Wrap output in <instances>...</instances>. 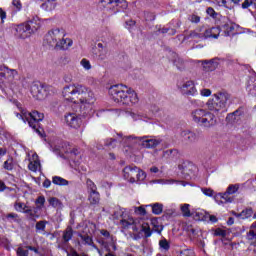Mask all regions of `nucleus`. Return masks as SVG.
Instances as JSON below:
<instances>
[{
	"label": "nucleus",
	"instance_id": "1",
	"mask_svg": "<svg viewBox=\"0 0 256 256\" xmlns=\"http://www.w3.org/2000/svg\"><path fill=\"white\" fill-rule=\"evenodd\" d=\"M62 95L69 103H80V113L87 115L92 109L95 96L89 88L81 84H70L63 88Z\"/></svg>",
	"mask_w": 256,
	"mask_h": 256
},
{
	"label": "nucleus",
	"instance_id": "2",
	"mask_svg": "<svg viewBox=\"0 0 256 256\" xmlns=\"http://www.w3.org/2000/svg\"><path fill=\"white\" fill-rule=\"evenodd\" d=\"M109 95L114 103L118 105H137L139 103V96L135 90L127 87L126 85H114L109 88Z\"/></svg>",
	"mask_w": 256,
	"mask_h": 256
},
{
	"label": "nucleus",
	"instance_id": "3",
	"mask_svg": "<svg viewBox=\"0 0 256 256\" xmlns=\"http://www.w3.org/2000/svg\"><path fill=\"white\" fill-rule=\"evenodd\" d=\"M72 44L71 40L65 39V31L59 28L50 30L44 38V45L54 49H69Z\"/></svg>",
	"mask_w": 256,
	"mask_h": 256
},
{
	"label": "nucleus",
	"instance_id": "4",
	"mask_svg": "<svg viewBox=\"0 0 256 256\" xmlns=\"http://www.w3.org/2000/svg\"><path fill=\"white\" fill-rule=\"evenodd\" d=\"M192 121L199 125L200 127H205L206 129H211L217 125V116L211 111L205 109H196L191 112Z\"/></svg>",
	"mask_w": 256,
	"mask_h": 256
},
{
	"label": "nucleus",
	"instance_id": "5",
	"mask_svg": "<svg viewBox=\"0 0 256 256\" xmlns=\"http://www.w3.org/2000/svg\"><path fill=\"white\" fill-rule=\"evenodd\" d=\"M231 96L227 92H218L210 98L207 103L206 107L208 111L212 113H221V111H225L227 107V101H229Z\"/></svg>",
	"mask_w": 256,
	"mask_h": 256
},
{
	"label": "nucleus",
	"instance_id": "6",
	"mask_svg": "<svg viewBox=\"0 0 256 256\" xmlns=\"http://www.w3.org/2000/svg\"><path fill=\"white\" fill-rule=\"evenodd\" d=\"M124 179L129 183H137L138 181H145L147 174L137 166H126L123 169Z\"/></svg>",
	"mask_w": 256,
	"mask_h": 256
},
{
	"label": "nucleus",
	"instance_id": "7",
	"mask_svg": "<svg viewBox=\"0 0 256 256\" xmlns=\"http://www.w3.org/2000/svg\"><path fill=\"white\" fill-rule=\"evenodd\" d=\"M24 117H26V121L28 122L29 126L32 127L40 135L43 137V133L39 129V122L45 119V115L43 113H39L38 111L24 113Z\"/></svg>",
	"mask_w": 256,
	"mask_h": 256
},
{
	"label": "nucleus",
	"instance_id": "8",
	"mask_svg": "<svg viewBox=\"0 0 256 256\" xmlns=\"http://www.w3.org/2000/svg\"><path fill=\"white\" fill-rule=\"evenodd\" d=\"M19 75V72L15 69H9L6 66H0V77L6 79L9 83L11 89H17V81H15V77Z\"/></svg>",
	"mask_w": 256,
	"mask_h": 256
},
{
	"label": "nucleus",
	"instance_id": "9",
	"mask_svg": "<svg viewBox=\"0 0 256 256\" xmlns=\"http://www.w3.org/2000/svg\"><path fill=\"white\" fill-rule=\"evenodd\" d=\"M119 225L121 229H124L125 231L132 227V231H134V233H139V219L133 218L132 216H129V214L120 220Z\"/></svg>",
	"mask_w": 256,
	"mask_h": 256
},
{
	"label": "nucleus",
	"instance_id": "10",
	"mask_svg": "<svg viewBox=\"0 0 256 256\" xmlns=\"http://www.w3.org/2000/svg\"><path fill=\"white\" fill-rule=\"evenodd\" d=\"M15 31V37H17V39H27L33 34L27 23L19 24L16 26Z\"/></svg>",
	"mask_w": 256,
	"mask_h": 256
},
{
	"label": "nucleus",
	"instance_id": "11",
	"mask_svg": "<svg viewBox=\"0 0 256 256\" xmlns=\"http://www.w3.org/2000/svg\"><path fill=\"white\" fill-rule=\"evenodd\" d=\"M141 231L142 233H144V236L146 238H149L151 237V235H153V233H158L159 235H161V232L163 231V226H154V228L151 229L149 223L143 222L141 224Z\"/></svg>",
	"mask_w": 256,
	"mask_h": 256
},
{
	"label": "nucleus",
	"instance_id": "12",
	"mask_svg": "<svg viewBox=\"0 0 256 256\" xmlns=\"http://www.w3.org/2000/svg\"><path fill=\"white\" fill-rule=\"evenodd\" d=\"M180 91L183 95L194 96L197 95V88L193 81H186L180 87Z\"/></svg>",
	"mask_w": 256,
	"mask_h": 256
},
{
	"label": "nucleus",
	"instance_id": "13",
	"mask_svg": "<svg viewBox=\"0 0 256 256\" xmlns=\"http://www.w3.org/2000/svg\"><path fill=\"white\" fill-rule=\"evenodd\" d=\"M65 121L72 129H79L81 127V118L77 117L76 114H68L65 116Z\"/></svg>",
	"mask_w": 256,
	"mask_h": 256
},
{
	"label": "nucleus",
	"instance_id": "14",
	"mask_svg": "<svg viewBox=\"0 0 256 256\" xmlns=\"http://www.w3.org/2000/svg\"><path fill=\"white\" fill-rule=\"evenodd\" d=\"M29 161H30L28 165L29 171H32L33 173H37V171L41 169V162L39 161V156L37 155V153H33Z\"/></svg>",
	"mask_w": 256,
	"mask_h": 256
},
{
	"label": "nucleus",
	"instance_id": "15",
	"mask_svg": "<svg viewBox=\"0 0 256 256\" xmlns=\"http://www.w3.org/2000/svg\"><path fill=\"white\" fill-rule=\"evenodd\" d=\"M26 25L30 27V31L35 33L38 29H41V25H43V21L38 16L33 17L31 20L26 22Z\"/></svg>",
	"mask_w": 256,
	"mask_h": 256
},
{
	"label": "nucleus",
	"instance_id": "16",
	"mask_svg": "<svg viewBox=\"0 0 256 256\" xmlns=\"http://www.w3.org/2000/svg\"><path fill=\"white\" fill-rule=\"evenodd\" d=\"M227 191L224 193H218L214 196V199L218 205H223V203H233V198H231Z\"/></svg>",
	"mask_w": 256,
	"mask_h": 256
},
{
	"label": "nucleus",
	"instance_id": "17",
	"mask_svg": "<svg viewBox=\"0 0 256 256\" xmlns=\"http://www.w3.org/2000/svg\"><path fill=\"white\" fill-rule=\"evenodd\" d=\"M161 144V140H157L155 138H142V145L146 147V149H153V147H157V145Z\"/></svg>",
	"mask_w": 256,
	"mask_h": 256
},
{
	"label": "nucleus",
	"instance_id": "18",
	"mask_svg": "<svg viewBox=\"0 0 256 256\" xmlns=\"http://www.w3.org/2000/svg\"><path fill=\"white\" fill-rule=\"evenodd\" d=\"M220 34H221V29L219 27H213L205 30L203 37L205 39H209V38L217 39Z\"/></svg>",
	"mask_w": 256,
	"mask_h": 256
},
{
	"label": "nucleus",
	"instance_id": "19",
	"mask_svg": "<svg viewBox=\"0 0 256 256\" xmlns=\"http://www.w3.org/2000/svg\"><path fill=\"white\" fill-rule=\"evenodd\" d=\"M31 93L33 95V97H35L36 99H44L45 95H43V93H45V89L37 84H34L31 87Z\"/></svg>",
	"mask_w": 256,
	"mask_h": 256
},
{
	"label": "nucleus",
	"instance_id": "20",
	"mask_svg": "<svg viewBox=\"0 0 256 256\" xmlns=\"http://www.w3.org/2000/svg\"><path fill=\"white\" fill-rule=\"evenodd\" d=\"M126 215L127 210L125 208L116 207L112 214V218L116 221H121V219L125 218Z\"/></svg>",
	"mask_w": 256,
	"mask_h": 256
},
{
	"label": "nucleus",
	"instance_id": "21",
	"mask_svg": "<svg viewBox=\"0 0 256 256\" xmlns=\"http://www.w3.org/2000/svg\"><path fill=\"white\" fill-rule=\"evenodd\" d=\"M226 32L228 33V35H235V33H241V26L231 22L226 25Z\"/></svg>",
	"mask_w": 256,
	"mask_h": 256
},
{
	"label": "nucleus",
	"instance_id": "22",
	"mask_svg": "<svg viewBox=\"0 0 256 256\" xmlns=\"http://www.w3.org/2000/svg\"><path fill=\"white\" fill-rule=\"evenodd\" d=\"M82 241L85 243V245H90V247H93L94 249H96V251H98L99 255H103L101 253V250L99 248L96 247V245L93 243V238H91V236L89 235H81L79 236Z\"/></svg>",
	"mask_w": 256,
	"mask_h": 256
},
{
	"label": "nucleus",
	"instance_id": "23",
	"mask_svg": "<svg viewBox=\"0 0 256 256\" xmlns=\"http://www.w3.org/2000/svg\"><path fill=\"white\" fill-rule=\"evenodd\" d=\"M181 137L184 138V141H190V143H194V141H197V134H195V132L182 131Z\"/></svg>",
	"mask_w": 256,
	"mask_h": 256
},
{
	"label": "nucleus",
	"instance_id": "24",
	"mask_svg": "<svg viewBox=\"0 0 256 256\" xmlns=\"http://www.w3.org/2000/svg\"><path fill=\"white\" fill-rule=\"evenodd\" d=\"M3 167L6 171H13L15 167V159L13 156H8L7 160L3 164Z\"/></svg>",
	"mask_w": 256,
	"mask_h": 256
},
{
	"label": "nucleus",
	"instance_id": "25",
	"mask_svg": "<svg viewBox=\"0 0 256 256\" xmlns=\"http://www.w3.org/2000/svg\"><path fill=\"white\" fill-rule=\"evenodd\" d=\"M246 240L248 241L249 245L256 247V232L249 230V232L246 234Z\"/></svg>",
	"mask_w": 256,
	"mask_h": 256
},
{
	"label": "nucleus",
	"instance_id": "26",
	"mask_svg": "<svg viewBox=\"0 0 256 256\" xmlns=\"http://www.w3.org/2000/svg\"><path fill=\"white\" fill-rule=\"evenodd\" d=\"M88 201H90L91 205H97L100 201L99 192H97V190L91 191Z\"/></svg>",
	"mask_w": 256,
	"mask_h": 256
},
{
	"label": "nucleus",
	"instance_id": "27",
	"mask_svg": "<svg viewBox=\"0 0 256 256\" xmlns=\"http://www.w3.org/2000/svg\"><path fill=\"white\" fill-rule=\"evenodd\" d=\"M190 207H191V205H189V204H182L180 206V210H181L183 217H192L194 215V213L191 212Z\"/></svg>",
	"mask_w": 256,
	"mask_h": 256
},
{
	"label": "nucleus",
	"instance_id": "28",
	"mask_svg": "<svg viewBox=\"0 0 256 256\" xmlns=\"http://www.w3.org/2000/svg\"><path fill=\"white\" fill-rule=\"evenodd\" d=\"M52 183L54 184V185H59V186H67V185H69V181H67L66 179H64L63 177H61V176H54L53 178H52Z\"/></svg>",
	"mask_w": 256,
	"mask_h": 256
},
{
	"label": "nucleus",
	"instance_id": "29",
	"mask_svg": "<svg viewBox=\"0 0 256 256\" xmlns=\"http://www.w3.org/2000/svg\"><path fill=\"white\" fill-rule=\"evenodd\" d=\"M37 211L36 208L33 210L31 208H26V210L23 211V213H25V215H28L29 219H39V214H37Z\"/></svg>",
	"mask_w": 256,
	"mask_h": 256
},
{
	"label": "nucleus",
	"instance_id": "30",
	"mask_svg": "<svg viewBox=\"0 0 256 256\" xmlns=\"http://www.w3.org/2000/svg\"><path fill=\"white\" fill-rule=\"evenodd\" d=\"M73 239V228L68 226L63 233V240L67 243Z\"/></svg>",
	"mask_w": 256,
	"mask_h": 256
},
{
	"label": "nucleus",
	"instance_id": "31",
	"mask_svg": "<svg viewBox=\"0 0 256 256\" xmlns=\"http://www.w3.org/2000/svg\"><path fill=\"white\" fill-rule=\"evenodd\" d=\"M14 209L15 211H18V213H23V211H26L28 209V206L23 202H15L14 203Z\"/></svg>",
	"mask_w": 256,
	"mask_h": 256
},
{
	"label": "nucleus",
	"instance_id": "32",
	"mask_svg": "<svg viewBox=\"0 0 256 256\" xmlns=\"http://www.w3.org/2000/svg\"><path fill=\"white\" fill-rule=\"evenodd\" d=\"M49 205H51L52 207L58 208V209H62L63 208V203H61V201L55 197H52L48 200Z\"/></svg>",
	"mask_w": 256,
	"mask_h": 256
},
{
	"label": "nucleus",
	"instance_id": "33",
	"mask_svg": "<svg viewBox=\"0 0 256 256\" xmlns=\"http://www.w3.org/2000/svg\"><path fill=\"white\" fill-rule=\"evenodd\" d=\"M152 213L154 215H161L163 213V204L155 203L152 205Z\"/></svg>",
	"mask_w": 256,
	"mask_h": 256
},
{
	"label": "nucleus",
	"instance_id": "34",
	"mask_svg": "<svg viewBox=\"0 0 256 256\" xmlns=\"http://www.w3.org/2000/svg\"><path fill=\"white\" fill-rule=\"evenodd\" d=\"M36 206V210H41L43 209V207H45V196H39L36 201H35Z\"/></svg>",
	"mask_w": 256,
	"mask_h": 256
},
{
	"label": "nucleus",
	"instance_id": "35",
	"mask_svg": "<svg viewBox=\"0 0 256 256\" xmlns=\"http://www.w3.org/2000/svg\"><path fill=\"white\" fill-rule=\"evenodd\" d=\"M41 8L44 9V11H53V9H55V3L47 1L41 5Z\"/></svg>",
	"mask_w": 256,
	"mask_h": 256
},
{
	"label": "nucleus",
	"instance_id": "36",
	"mask_svg": "<svg viewBox=\"0 0 256 256\" xmlns=\"http://www.w3.org/2000/svg\"><path fill=\"white\" fill-rule=\"evenodd\" d=\"M226 191L230 195H233V194L237 193V191H239V184L229 185Z\"/></svg>",
	"mask_w": 256,
	"mask_h": 256
},
{
	"label": "nucleus",
	"instance_id": "37",
	"mask_svg": "<svg viewBox=\"0 0 256 256\" xmlns=\"http://www.w3.org/2000/svg\"><path fill=\"white\" fill-rule=\"evenodd\" d=\"M80 65L83 67V69H85L86 71H91V62H89V60H87V58H83L80 61Z\"/></svg>",
	"mask_w": 256,
	"mask_h": 256
},
{
	"label": "nucleus",
	"instance_id": "38",
	"mask_svg": "<svg viewBox=\"0 0 256 256\" xmlns=\"http://www.w3.org/2000/svg\"><path fill=\"white\" fill-rule=\"evenodd\" d=\"M194 217H196V219H198V221H205V211L203 210H198L196 212H193Z\"/></svg>",
	"mask_w": 256,
	"mask_h": 256
},
{
	"label": "nucleus",
	"instance_id": "39",
	"mask_svg": "<svg viewBox=\"0 0 256 256\" xmlns=\"http://www.w3.org/2000/svg\"><path fill=\"white\" fill-rule=\"evenodd\" d=\"M241 217H243V219H249V217H252L253 215V209L249 208L246 209L244 211L241 212Z\"/></svg>",
	"mask_w": 256,
	"mask_h": 256
},
{
	"label": "nucleus",
	"instance_id": "40",
	"mask_svg": "<svg viewBox=\"0 0 256 256\" xmlns=\"http://www.w3.org/2000/svg\"><path fill=\"white\" fill-rule=\"evenodd\" d=\"M160 249H164V251H169L170 245L167 239H163L159 241Z\"/></svg>",
	"mask_w": 256,
	"mask_h": 256
},
{
	"label": "nucleus",
	"instance_id": "41",
	"mask_svg": "<svg viewBox=\"0 0 256 256\" xmlns=\"http://www.w3.org/2000/svg\"><path fill=\"white\" fill-rule=\"evenodd\" d=\"M100 5L104 9H111V5H113V0H101Z\"/></svg>",
	"mask_w": 256,
	"mask_h": 256
},
{
	"label": "nucleus",
	"instance_id": "42",
	"mask_svg": "<svg viewBox=\"0 0 256 256\" xmlns=\"http://www.w3.org/2000/svg\"><path fill=\"white\" fill-rule=\"evenodd\" d=\"M134 213H137V215L145 216L147 215V210L143 206L135 207Z\"/></svg>",
	"mask_w": 256,
	"mask_h": 256
},
{
	"label": "nucleus",
	"instance_id": "43",
	"mask_svg": "<svg viewBox=\"0 0 256 256\" xmlns=\"http://www.w3.org/2000/svg\"><path fill=\"white\" fill-rule=\"evenodd\" d=\"M47 225V221H39L36 223V231H45V227Z\"/></svg>",
	"mask_w": 256,
	"mask_h": 256
},
{
	"label": "nucleus",
	"instance_id": "44",
	"mask_svg": "<svg viewBox=\"0 0 256 256\" xmlns=\"http://www.w3.org/2000/svg\"><path fill=\"white\" fill-rule=\"evenodd\" d=\"M201 191L206 197H213L215 195V191L211 188H201Z\"/></svg>",
	"mask_w": 256,
	"mask_h": 256
},
{
	"label": "nucleus",
	"instance_id": "45",
	"mask_svg": "<svg viewBox=\"0 0 256 256\" xmlns=\"http://www.w3.org/2000/svg\"><path fill=\"white\" fill-rule=\"evenodd\" d=\"M247 89H248L249 93L252 95V97L256 96V82L249 84Z\"/></svg>",
	"mask_w": 256,
	"mask_h": 256
},
{
	"label": "nucleus",
	"instance_id": "46",
	"mask_svg": "<svg viewBox=\"0 0 256 256\" xmlns=\"http://www.w3.org/2000/svg\"><path fill=\"white\" fill-rule=\"evenodd\" d=\"M17 256H29V250L23 249V247H18L16 250Z\"/></svg>",
	"mask_w": 256,
	"mask_h": 256
},
{
	"label": "nucleus",
	"instance_id": "47",
	"mask_svg": "<svg viewBox=\"0 0 256 256\" xmlns=\"http://www.w3.org/2000/svg\"><path fill=\"white\" fill-rule=\"evenodd\" d=\"M13 7H15L16 11H21L23 5L21 4V0H13L12 1Z\"/></svg>",
	"mask_w": 256,
	"mask_h": 256
},
{
	"label": "nucleus",
	"instance_id": "48",
	"mask_svg": "<svg viewBox=\"0 0 256 256\" xmlns=\"http://www.w3.org/2000/svg\"><path fill=\"white\" fill-rule=\"evenodd\" d=\"M206 13L210 17H213V19H215V17H217V12H215V9H213V7H208L206 10Z\"/></svg>",
	"mask_w": 256,
	"mask_h": 256
},
{
	"label": "nucleus",
	"instance_id": "49",
	"mask_svg": "<svg viewBox=\"0 0 256 256\" xmlns=\"http://www.w3.org/2000/svg\"><path fill=\"white\" fill-rule=\"evenodd\" d=\"M215 235L218 236V237H225V235H227V231H225L221 228H218L215 231Z\"/></svg>",
	"mask_w": 256,
	"mask_h": 256
},
{
	"label": "nucleus",
	"instance_id": "50",
	"mask_svg": "<svg viewBox=\"0 0 256 256\" xmlns=\"http://www.w3.org/2000/svg\"><path fill=\"white\" fill-rule=\"evenodd\" d=\"M25 113H28L26 110H22L21 114L16 113V117H18V119H22V121H27V117H25Z\"/></svg>",
	"mask_w": 256,
	"mask_h": 256
},
{
	"label": "nucleus",
	"instance_id": "51",
	"mask_svg": "<svg viewBox=\"0 0 256 256\" xmlns=\"http://www.w3.org/2000/svg\"><path fill=\"white\" fill-rule=\"evenodd\" d=\"M200 95H202V97H210L211 90L210 89H202L200 91Z\"/></svg>",
	"mask_w": 256,
	"mask_h": 256
},
{
	"label": "nucleus",
	"instance_id": "52",
	"mask_svg": "<svg viewBox=\"0 0 256 256\" xmlns=\"http://www.w3.org/2000/svg\"><path fill=\"white\" fill-rule=\"evenodd\" d=\"M86 183L91 191H97V186H95V183H93V181L88 179Z\"/></svg>",
	"mask_w": 256,
	"mask_h": 256
},
{
	"label": "nucleus",
	"instance_id": "53",
	"mask_svg": "<svg viewBox=\"0 0 256 256\" xmlns=\"http://www.w3.org/2000/svg\"><path fill=\"white\" fill-rule=\"evenodd\" d=\"M218 7H227V0H214Z\"/></svg>",
	"mask_w": 256,
	"mask_h": 256
},
{
	"label": "nucleus",
	"instance_id": "54",
	"mask_svg": "<svg viewBox=\"0 0 256 256\" xmlns=\"http://www.w3.org/2000/svg\"><path fill=\"white\" fill-rule=\"evenodd\" d=\"M0 19L1 21H5V19H7V12H5L3 8H0Z\"/></svg>",
	"mask_w": 256,
	"mask_h": 256
},
{
	"label": "nucleus",
	"instance_id": "55",
	"mask_svg": "<svg viewBox=\"0 0 256 256\" xmlns=\"http://www.w3.org/2000/svg\"><path fill=\"white\" fill-rule=\"evenodd\" d=\"M252 2H250L249 0H244V2L242 3V9H249V7H251Z\"/></svg>",
	"mask_w": 256,
	"mask_h": 256
},
{
	"label": "nucleus",
	"instance_id": "56",
	"mask_svg": "<svg viewBox=\"0 0 256 256\" xmlns=\"http://www.w3.org/2000/svg\"><path fill=\"white\" fill-rule=\"evenodd\" d=\"M19 215L17 213H9L6 215V219H18Z\"/></svg>",
	"mask_w": 256,
	"mask_h": 256
},
{
	"label": "nucleus",
	"instance_id": "57",
	"mask_svg": "<svg viewBox=\"0 0 256 256\" xmlns=\"http://www.w3.org/2000/svg\"><path fill=\"white\" fill-rule=\"evenodd\" d=\"M64 81L65 83H71V81H73V76L67 74L64 76Z\"/></svg>",
	"mask_w": 256,
	"mask_h": 256
},
{
	"label": "nucleus",
	"instance_id": "58",
	"mask_svg": "<svg viewBox=\"0 0 256 256\" xmlns=\"http://www.w3.org/2000/svg\"><path fill=\"white\" fill-rule=\"evenodd\" d=\"M191 21H192V23H199V21H201V18L199 16L193 15L191 17Z\"/></svg>",
	"mask_w": 256,
	"mask_h": 256
},
{
	"label": "nucleus",
	"instance_id": "59",
	"mask_svg": "<svg viewBox=\"0 0 256 256\" xmlns=\"http://www.w3.org/2000/svg\"><path fill=\"white\" fill-rule=\"evenodd\" d=\"M130 115L134 121L141 119V116L139 114H135L134 112H131Z\"/></svg>",
	"mask_w": 256,
	"mask_h": 256
},
{
	"label": "nucleus",
	"instance_id": "60",
	"mask_svg": "<svg viewBox=\"0 0 256 256\" xmlns=\"http://www.w3.org/2000/svg\"><path fill=\"white\" fill-rule=\"evenodd\" d=\"M43 187H45V189H49V187H51V180H45L43 182Z\"/></svg>",
	"mask_w": 256,
	"mask_h": 256
},
{
	"label": "nucleus",
	"instance_id": "61",
	"mask_svg": "<svg viewBox=\"0 0 256 256\" xmlns=\"http://www.w3.org/2000/svg\"><path fill=\"white\" fill-rule=\"evenodd\" d=\"M7 155V148H0V157H5Z\"/></svg>",
	"mask_w": 256,
	"mask_h": 256
},
{
	"label": "nucleus",
	"instance_id": "62",
	"mask_svg": "<svg viewBox=\"0 0 256 256\" xmlns=\"http://www.w3.org/2000/svg\"><path fill=\"white\" fill-rule=\"evenodd\" d=\"M150 173H159V168L157 166H152L150 168Z\"/></svg>",
	"mask_w": 256,
	"mask_h": 256
},
{
	"label": "nucleus",
	"instance_id": "63",
	"mask_svg": "<svg viewBox=\"0 0 256 256\" xmlns=\"http://www.w3.org/2000/svg\"><path fill=\"white\" fill-rule=\"evenodd\" d=\"M209 220H210L212 223H217V216H215V215H209Z\"/></svg>",
	"mask_w": 256,
	"mask_h": 256
},
{
	"label": "nucleus",
	"instance_id": "64",
	"mask_svg": "<svg viewBox=\"0 0 256 256\" xmlns=\"http://www.w3.org/2000/svg\"><path fill=\"white\" fill-rule=\"evenodd\" d=\"M100 233H101V235H103L104 237H109V231H107V230H101L100 231Z\"/></svg>",
	"mask_w": 256,
	"mask_h": 256
}]
</instances>
